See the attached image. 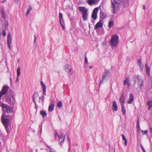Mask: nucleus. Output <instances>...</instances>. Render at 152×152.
Returning a JSON list of instances; mask_svg holds the SVG:
<instances>
[{
    "label": "nucleus",
    "instance_id": "41",
    "mask_svg": "<svg viewBox=\"0 0 152 152\" xmlns=\"http://www.w3.org/2000/svg\"><path fill=\"white\" fill-rule=\"evenodd\" d=\"M84 60L85 61V64H87L88 63V61L87 57L86 56H85Z\"/></svg>",
    "mask_w": 152,
    "mask_h": 152
},
{
    "label": "nucleus",
    "instance_id": "17",
    "mask_svg": "<svg viewBox=\"0 0 152 152\" xmlns=\"http://www.w3.org/2000/svg\"><path fill=\"white\" fill-rule=\"evenodd\" d=\"M120 102L121 103V105H124V104L125 102V101L124 96L123 94H122L120 97Z\"/></svg>",
    "mask_w": 152,
    "mask_h": 152
},
{
    "label": "nucleus",
    "instance_id": "27",
    "mask_svg": "<svg viewBox=\"0 0 152 152\" xmlns=\"http://www.w3.org/2000/svg\"><path fill=\"white\" fill-rule=\"evenodd\" d=\"M38 94V92L37 91H35L34 94H33V97H32V98H33V101L35 105H37V104H36V102L35 101V98H36V96H35V95H37Z\"/></svg>",
    "mask_w": 152,
    "mask_h": 152
},
{
    "label": "nucleus",
    "instance_id": "48",
    "mask_svg": "<svg viewBox=\"0 0 152 152\" xmlns=\"http://www.w3.org/2000/svg\"><path fill=\"white\" fill-rule=\"evenodd\" d=\"M127 140H124V145L125 146H126L127 145Z\"/></svg>",
    "mask_w": 152,
    "mask_h": 152
},
{
    "label": "nucleus",
    "instance_id": "24",
    "mask_svg": "<svg viewBox=\"0 0 152 152\" xmlns=\"http://www.w3.org/2000/svg\"><path fill=\"white\" fill-rule=\"evenodd\" d=\"M121 111L124 115L126 114V110L124 106V105H121Z\"/></svg>",
    "mask_w": 152,
    "mask_h": 152
},
{
    "label": "nucleus",
    "instance_id": "36",
    "mask_svg": "<svg viewBox=\"0 0 152 152\" xmlns=\"http://www.w3.org/2000/svg\"><path fill=\"white\" fill-rule=\"evenodd\" d=\"M141 132H142V134L143 135L146 134L148 133V131L147 130H145L144 131L143 130H141Z\"/></svg>",
    "mask_w": 152,
    "mask_h": 152
},
{
    "label": "nucleus",
    "instance_id": "10",
    "mask_svg": "<svg viewBox=\"0 0 152 152\" xmlns=\"http://www.w3.org/2000/svg\"><path fill=\"white\" fill-rule=\"evenodd\" d=\"M98 10L99 9L98 7H96L93 10L91 15V18L94 20H96L97 18V13Z\"/></svg>",
    "mask_w": 152,
    "mask_h": 152
},
{
    "label": "nucleus",
    "instance_id": "56",
    "mask_svg": "<svg viewBox=\"0 0 152 152\" xmlns=\"http://www.w3.org/2000/svg\"><path fill=\"white\" fill-rule=\"evenodd\" d=\"M143 8L144 9H145V5H144L143 6Z\"/></svg>",
    "mask_w": 152,
    "mask_h": 152
},
{
    "label": "nucleus",
    "instance_id": "50",
    "mask_svg": "<svg viewBox=\"0 0 152 152\" xmlns=\"http://www.w3.org/2000/svg\"><path fill=\"white\" fill-rule=\"evenodd\" d=\"M127 86L128 87H129L130 86V82L128 83L127 84Z\"/></svg>",
    "mask_w": 152,
    "mask_h": 152
},
{
    "label": "nucleus",
    "instance_id": "12",
    "mask_svg": "<svg viewBox=\"0 0 152 152\" xmlns=\"http://www.w3.org/2000/svg\"><path fill=\"white\" fill-rule=\"evenodd\" d=\"M100 0H87V2L90 5L96 4L98 3Z\"/></svg>",
    "mask_w": 152,
    "mask_h": 152
},
{
    "label": "nucleus",
    "instance_id": "34",
    "mask_svg": "<svg viewBox=\"0 0 152 152\" xmlns=\"http://www.w3.org/2000/svg\"><path fill=\"white\" fill-rule=\"evenodd\" d=\"M59 17L60 19V21L63 20H64L63 18L62 14L61 12H60L59 14Z\"/></svg>",
    "mask_w": 152,
    "mask_h": 152
},
{
    "label": "nucleus",
    "instance_id": "38",
    "mask_svg": "<svg viewBox=\"0 0 152 152\" xmlns=\"http://www.w3.org/2000/svg\"><path fill=\"white\" fill-rule=\"evenodd\" d=\"M2 35L4 37L6 35L5 30L4 29H3Z\"/></svg>",
    "mask_w": 152,
    "mask_h": 152
},
{
    "label": "nucleus",
    "instance_id": "14",
    "mask_svg": "<svg viewBox=\"0 0 152 152\" xmlns=\"http://www.w3.org/2000/svg\"><path fill=\"white\" fill-rule=\"evenodd\" d=\"M121 1V4L124 7H126L129 6V0H122V1Z\"/></svg>",
    "mask_w": 152,
    "mask_h": 152
},
{
    "label": "nucleus",
    "instance_id": "22",
    "mask_svg": "<svg viewBox=\"0 0 152 152\" xmlns=\"http://www.w3.org/2000/svg\"><path fill=\"white\" fill-rule=\"evenodd\" d=\"M54 104H52L49 105L48 107V111L51 112L54 109Z\"/></svg>",
    "mask_w": 152,
    "mask_h": 152
},
{
    "label": "nucleus",
    "instance_id": "37",
    "mask_svg": "<svg viewBox=\"0 0 152 152\" xmlns=\"http://www.w3.org/2000/svg\"><path fill=\"white\" fill-rule=\"evenodd\" d=\"M72 68L70 69H69V70L67 71V72L68 73H70L71 75H72L73 74V72L72 71Z\"/></svg>",
    "mask_w": 152,
    "mask_h": 152
},
{
    "label": "nucleus",
    "instance_id": "55",
    "mask_svg": "<svg viewBox=\"0 0 152 152\" xmlns=\"http://www.w3.org/2000/svg\"><path fill=\"white\" fill-rule=\"evenodd\" d=\"M93 68V66H89V68L90 69H92V68Z\"/></svg>",
    "mask_w": 152,
    "mask_h": 152
},
{
    "label": "nucleus",
    "instance_id": "7",
    "mask_svg": "<svg viewBox=\"0 0 152 152\" xmlns=\"http://www.w3.org/2000/svg\"><path fill=\"white\" fill-rule=\"evenodd\" d=\"M8 117V115L4 116V114H3L1 117V121L6 130L8 128V125L10 124V120L9 119L5 118V117Z\"/></svg>",
    "mask_w": 152,
    "mask_h": 152
},
{
    "label": "nucleus",
    "instance_id": "16",
    "mask_svg": "<svg viewBox=\"0 0 152 152\" xmlns=\"http://www.w3.org/2000/svg\"><path fill=\"white\" fill-rule=\"evenodd\" d=\"M136 128L137 129V134H139L140 133V128L139 125V121L138 118L137 119V121Z\"/></svg>",
    "mask_w": 152,
    "mask_h": 152
},
{
    "label": "nucleus",
    "instance_id": "26",
    "mask_svg": "<svg viewBox=\"0 0 152 152\" xmlns=\"http://www.w3.org/2000/svg\"><path fill=\"white\" fill-rule=\"evenodd\" d=\"M71 68L70 66L68 64H66L64 66V69L66 71H68L69 69Z\"/></svg>",
    "mask_w": 152,
    "mask_h": 152
},
{
    "label": "nucleus",
    "instance_id": "53",
    "mask_svg": "<svg viewBox=\"0 0 152 152\" xmlns=\"http://www.w3.org/2000/svg\"><path fill=\"white\" fill-rule=\"evenodd\" d=\"M28 9L29 10H32V8H31V6H30V7H29V8Z\"/></svg>",
    "mask_w": 152,
    "mask_h": 152
},
{
    "label": "nucleus",
    "instance_id": "57",
    "mask_svg": "<svg viewBox=\"0 0 152 152\" xmlns=\"http://www.w3.org/2000/svg\"><path fill=\"white\" fill-rule=\"evenodd\" d=\"M36 39V37H34V42H35Z\"/></svg>",
    "mask_w": 152,
    "mask_h": 152
},
{
    "label": "nucleus",
    "instance_id": "39",
    "mask_svg": "<svg viewBox=\"0 0 152 152\" xmlns=\"http://www.w3.org/2000/svg\"><path fill=\"white\" fill-rule=\"evenodd\" d=\"M1 13L2 14H5L3 8H1L0 10Z\"/></svg>",
    "mask_w": 152,
    "mask_h": 152
},
{
    "label": "nucleus",
    "instance_id": "62",
    "mask_svg": "<svg viewBox=\"0 0 152 152\" xmlns=\"http://www.w3.org/2000/svg\"><path fill=\"white\" fill-rule=\"evenodd\" d=\"M10 80L11 82H12V80L11 78H10Z\"/></svg>",
    "mask_w": 152,
    "mask_h": 152
},
{
    "label": "nucleus",
    "instance_id": "18",
    "mask_svg": "<svg viewBox=\"0 0 152 152\" xmlns=\"http://www.w3.org/2000/svg\"><path fill=\"white\" fill-rule=\"evenodd\" d=\"M102 26L103 24L102 23L101 21H99L98 22L96 25L94 27V29H98L101 27H102Z\"/></svg>",
    "mask_w": 152,
    "mask_h": 152
},
{
    "label": "nucleus",
    "instance_id": "47",
    "mask_svg": "<svg viewBox=\"0 0 152 152\" xmlns=\"http://www.w3.org/2000/svg\"><path fill=\"white\" fill-rule=\"evenodd\" d=\"M41 97H42V104H43V102L44 101V98H45V96H44V95H43L42 96H41Z\"/></svg>",
    "mask_w": 152,
    "mask_h": 152
},
{
    "label": "nucleus",
    "instance_id": "1",
    "mask_svg": "<svg viewBox=\"0 0 152 152\" xmlns=\"http://www.w3.org/2000/svg\"><path fill=\"white\" fill-rule=\"evenodd\" d=\"M133 80L134 82V88L137 89L136 85L137 84V88L140 91L144 86L143 80L138 75H134Z\"/></svg>",
    "mask_w": 152,
    "mask_h": 152
},
{
    "label": "nucleus",
    "instance_id": "35",
    "mask_svg": "<svg viewBox=\"0 0 152 152\" xmlns=\"http://www.w3.org/2000/svg\"><path fill=\"white\" fill-rule=\"evenodd\" d=\"M129 99H132V100H134V96L132 94H129Z\"/></svg>",
    "mask_w": 152,
    "mask_h": 152
},
{
    "label": "nucleus",
    "instance_id": "19",
    "mask_svg": "<svg viewBox=\"0 0 152 152\" xmlns=\"http://www.w3.org/2000/svg\"><path fill=\"white\" fill-rule=\"evenodd\" d=\"M145 67L146 69V73L147 75L150 76V69L147 64H145Z\"/></svg>",
    "mask_w": 152,
    "mask_h": 152
},
{
    "label": "nucleus",
    "instance_id": "51",
    "mask_svg": "<svg viewBox=\"0 0 152 152\" xmlns=\"http://www.w3.org/2000/svg\"><path fill=\"white\" fill-rule=\"evenodd\" d=\"M19 76H17V78L16 80V81H17V82H18V81H19Z\"/></svg>",
    "mask_w": 152,
    "mask_h": 152
},
{
    "label": "nucleus",
    "instance_id": "45",
    "mask_svg": "<svg viewBox=\"0 0 152 152\" xmlns=\"http://www.w3.org/2000/svg\"><path fill=\"white\" fill-rule=\"evenodd\" d=\"M121 136H122V139L123 140H127L125 137V135H124L122 134Z\"/></svg>",
    "mask_w": 152,
    "mask_h": 152
},
{
    "label": "nucleus",
    "instance_id": "61",
    "mask_svg": "<svg viewBox=\"0 0 152 152\" xmlns=\"http://www.w3.org/2000/svg\"><path fill=\"white\" fill-rule=\"evenodd\" d=\"M142 151L143 152H146L145 149L144 150H143Z\"/></svg>",
    "mask_w": 152,
    "mask_h": 152
},
{
    "label": "nucleus",
    "instance_id": "11",
    "mask_svg": "<svg viewBox=\"0 0 152 152\" xmlns=\"http://www.w3.org/2000/svg\"><path fill=\"white\" fill-rule=\"evenodd\" d=\"M110 75V74L109 71L106 70L103 73L102 78L105 80L108 79L109 78Z\"/></svg>",
    "mask_w": 152,
    "mask_h": 152
},
{
    "label": "nucleus",
    "instance_id": "6",
    "mask_svg": "<svg viewBox=\"0 0 152 152\" xmlns=\"http://www.w3.org/2000/svg\"><path fill=\"white\" fill-rule=\"evenodd\" d=\"M1 106L3 108V111L4 113L3 114H4V116L5 115L6 113L9 114L12 113L13 112V109L12 107H10L7 104H5L3 103L2 104Z\"/></svg>",
    "mask_w": 152,
    "mask_h": 152
},
{
    "label": "nucleus",
    "instance_id": "30",
    "mask_svg": "<svg viewBox=\"0 0 152 152\" xmlns=\"http://www.w3.org/2000/svg\"><path fill=\"white\" fill-rule=\"evenodd\" d=\"M40 114L43 117H45L47 115L46 113L43 110H41L40 111Z\"/></svg>",
    "mask_w": 152,
    "mask_h": 152
},
{
    "label": "nucleus",
    "instance_id": "54",
    "mask_svg": "<svg viewBox=\"0 0 152 152\" xmlns=\"http://www.w3.org/2000/svg\"><path fill=\"white\" fill-rule=\"evenodd\" d=\"M8 26V23H7V24H6V25H5V27H6V28H7Z\"/></svg>",
    "mask_w": 152,
    "mask_h": 152
},
{
    "label": "nucleus",
    "instance_id": "9",
    "mask_svg": "<svg viewBox=\"0 0 152 152\" xmlns=\"http://www.w3.org/2000/svg\"><path fill=\"white\" fill-rule=\"evenodd\" d=\"M7 44L8 48L10 49L11 48V44L12 43V39L11 35L10 33H8L7 36Z\"/></svg>",
    "mask_w": 152,
    "mask_h": 152
},
{
    "label": "nucleus",
    "instance_id": "25",
    "mask_svg": "<svg viewBox=\"0 0 152 152\" xmlns=\"http://www.w3.org/2000/svg\"><path fill=\"white\" fill-rule=\"evenodd\" d=\"M137 64L139 66L142 70L143 68V65L141 64V59H139L137 60Z\"/></svg>",
    "mask_w": 152,
    "mask_h": 152
},
{
    "label": "nucleus",
    "instance_id": "46",
    "mask_svg": "<svg viewBox=\"0 0 152 152\" xmlns=\"http://www.w3.org/2000/svg\"><path fill=\"white\" fill-rule=\"evenodd\" d=\"M104 80V79H102V80H100L99 84V87H100L101 84L103 83V81Z\"/></svg>",
    "mask_w": 152,
    "mask_h": 152
},
{
    "label": "nucleus",
    "instance_id": "58",
    "mask_svg": "<svg viewBox=\"0 0 152 152\" xmlns=\"http://www.w3.org/2000/svg\"><path fill=\"white\" fill-rule=\"evenodd\" d=\"M152 130V128H150V132H151Z\"/></svg>",
    "mask_w": 152,
    "mask_h": 152
},
{
    "label": "nucleus",
    "instance_id": "42",
    "mask_svg": "<svg viewBox=\"0 0 152 152\" xmlns=\"http://www.w3.org/2000/svg\"><path fill=\"white\" fill-rule=\"evenodd\" d=\"M133 100L132 99H129L127 101V103L129 104H131Z\"/></svg>",
    "mask_w": 152,
    "mask_h": 152
},
{
    "label": "nucleus",
    "instance_id": "29",
    "mask_svg": "<svg viewBox=\"0 0 152 152\" xmlns=\"http://www.w3.org/2000/svg\"><path fill=\"white\" fill-rule=\"evenodd\" d=\"M114 22L113 21H109L108 23V27L110 28L114 26Z\"/></svg>",
    "mask_w": 152,
    "mask_h": 152
},
{
    "label": "nucleus",
    "instance_id": "13",
    "mask_svg": "<svg viewBox=\"0 0 152 152\" xmlns=\"http://www.w3.org/2000/svg\"><path fill=\"white\" fill-rule=\"evenodd\" d=\"M112 110L114 111H116L118 110V107L117 105V103L115 101H113L112 106Z\"/></svg>",
    "mask_w": 152,
    "mask_h": 152
},
{
    "label": "nucleus",
    "instance_id": "40",
    "mask_svg": "<svg viewBox=\"0 0 152 152\" xmlns=\"http://www.w3.org/2000/svg\"><path fill=\"white\" fill-rule=\"evenodd\" d=\"M1 13L2 14H5L3 8H1L0 10Z\"/></svg>",
    "mask_w": 152,
    "mask_h": 152
},
{
    "label": "nucleus",
    "instance_id": "23",
    "mask_svg": "<svg viewBox=\"0 0 152 152\" xmlns=\"http://www.w3.org/2000/svg\"><path fill=\"white\" fill-rule=\"evenodd\" d=\"M46 146L49 148V149L47 150V151L48 152H56L50 146L47 145H46Z\"/></svg>",
    "mask_w": 152,
    "mask_h": 152
},
{
    "label": "nucleus",
    "instance_id": "33",
    "mask_svg": "<svg viewBox=\"0 0 152 152\" xmlns=\"http://www.w3.org/2000/svg\"><path fill=\"white\" fill-rule=\"evenodd\" d=\"M17 75L18 76H19L20 75V67H19L17 69Z\"/></svg>",
    "mask_w": 152,
    "mask_h": 152
},
{
    "label": "nucleus",
    "instance_id": "8",
    "mask_svg": "<svg viewBox=\"0 0 152 152\" xmlns=\"http://www.w3.org/2000/svg\"><path fill=\"white\" fill-rule=\"evenodd\" d=\"M55 137L56 138L57 137H58V140L60 145H61L64 143L65 137L64 133H61L60 135H59L58 133H56L55 134Z\"/></svg>",
    "mask_w": 152,
    "mask_h": 152
},
{
    "label": "nucleus",
    "instance_id": "15",
    "mask_svg": "<svg viewBox=\"0 0 152 152\" xmlns=\"http://www.w3.org/2000/svg\"><path fill=\"white\" fill-rule=\"evenodd\" d=\"M41 87L42 88V91H43V94L44 95H46V88L45 85L44 83L42 81L41 82Z\"/></svg>",
    "mask_w": 152,
    "mask_h": 152
},
{
    "label": "nucleus",
    "instance_id": "32",
    "mask_svg": "<svg viewBox=\"0 0 152 152\" xmlns=\"http://www.w3.org/2000/svg\"><path fill=\"white\" fill-rule=\"evenodd\" d=\"M62 104V102L61 101H59L57 103V107L60 108L61 107Z\"/></svg>",
    "mask_w": 152,
    "mask_h": 152
},
{
    "label": "nucleus",
    "instance_id": "28",
    "mask_svg": "<svg viewBox=\"0 0 152 152\" xmlns=\"http://www.w3.org/2000/svg\"><path fill=\"white\" fill-rule=\"evenodd\" d=\"M129 82V78H126V79L124 80L123 82V85L125 86Z\"/></svg>",
    "mask_w": 152,
    "mask_h": 152
},
{
    "label": "nucleus",
    "instance_id": "43",
    "mask_svg": "<svg viewBox=\"0 0 152 152\" xmlns=\"http://www.w3.org/2000/svg\"><path fill=\"white\" fill-rule=\"evenodd\" d=\"M2 17L4 19H6V15L5 14H3L1 15Z\"/></svg>",
    "mask_w": 152,
    "mask_h": 152
},
{
    "label": "nucleus",
    "instance_id": "21",
    "mask_svg": "<svg viewBox=\"0 0 152 152\" xmlns=\"http://www.w3.org/2000/svg\"><path fill=\"white\" fill-rule=\"evenodd\" d=\"M106 18L104 13L101 11L100 12V19L103 20Z\"/></svg>",
    "mask_w": 152,
    "mask_h": 152
},
{
    "label": "nucleus",
    "instance_id": "63",
    "mask_svg": "<svg viewBox=\"0 0 152 152\" xmlns=\"http://www.w3.org/2000/svg\"><path fill=\"white\" fill-rule=\"evenodd\" d=\"M41 98H42L41 96V97H39V99H41Z\"/></svg>",
    "mask_w": 152,
    "mask_h": 152
},
{
    "label": "nucleus",
    "instance_id": "3",
    "mask_svg": "<svg viewBox=\"0 0 152 152\" xmlns=\"http://www.w3.org/2000/svg\"><path fill=\"white\" fill-rule=\"evenodd\" d=\"M119 42L118 36L117 34H114L112 37L109 43L111 47H116Z\"/></svg>",
    "mask_w": 152,
    "mask_h": 152
},
{
    "label": "nucleus",
    "instance_id": "60",
    "mask_svg": "<svg viewBox=\"0 0 152 152\" xmlns=\"http://www.w3.org/2000/svg\"><path fill=\"white\" fill-rule=\"evenodd\" d=\"M142 151L143 152H146L145 149L144 150H143Z\"/></svg>",
    "mask_w": 152,
    "mask_h": 152
},
{
    "label": "nucleus",
    "instance_id": "49",
    "mask_svg": "<svg viewBox=\"0 0 152 152\" xmlns=\"http://www.w3.org/2000/svg\"><path fill=\"white\" fill-rule=\"evenodd\" d=\"M140 147L142 148V151H143V150H145L143 146H142V145H141V144H140Z\"/></svg>",
    "mask_w": 152,
    "mask_h": 152
},
{
    "label": "nucleus",
    "instance_id": "64",
    "mask_svg": "<svg viewBox=\"0 0 152 152\" xmlns=\"http://www.w3.org/2000/svg\"><path fill=\"white\" fill-rule=\"evenodd\" d=\"M39 102H40V100H39Z\"/></svg>",
    "mask_w": 152,
    "mask_h": 152
},
{
    "label": "nucleus",
    "instance_id": "31",
    "mask_svg": "<svg viewBox=\"0 0 152 152\" xmlns=\"http://www.w3.org/2000/svg\"><path fill=\"white\" fill-rule=\"evenodd\" d=\"M60 24L61 25V26L62 28L63 29H65V25H64V20H61V21H60Z\"/></svg>",
    "mask_w": 152,
    "mask_h": 152
},
{
    "label": "nucleus",
    "instance_id": "2",
    "mask_svg": "<svg viewBox=\"0 0 152 152\" xmlns=\"http://www.w3.org/2000/svg\"><path fill=\"white\" fill-rule=\"evenodd\" d=\"M121 3L120 0H111V7L113 9L112 12L113 14H116Z\"/></svg>",
    "mask_w": 152,
    "mask_h": 152
},
{
    "label": "nucleus",
    "instance_id": "52",
    "mask_svg": "<svg viewBox=\"0 0 152 152\" xmlns=\"http://www.w3.org/2000/svg\"><path fill=\"white\" fill-rule=\"evenodd\" d=\"M67 138H68V139L69 142L70 143V139H69V137L68 136L67 137Z\"/></svg>",
    "mask_w": 152,
    "mask_h": 152
},
{
    "label": "nucleus",
    "instance_id": "20",
    "mask_svg": "<svg viewBox=\"0 0 152 152\" xmlns=\"http://www.w3.org/2000/svg\"><path fill=\"white\" fill-rule=\"evenodd\" d=\"M147 105L148 107V110H149L152 107V99L147 102Z\"/></svg>",
    "mask_w": 152,
    "mask_h": 152
},
{
    "label": "nucleus",
    "instance_id": "44",
    "mask_svg": "<svg viewBox=\"0 0 152 152\" xmlns=\"http://www.w3.org/2000/svg\"><path fill=\"white\" fill-rule=\"evenodd\" d=\"M30 12V10H28V9L27 10L26 14V16H27L29 14Z\"/></svg>",
    "mask_w": 152,
    "mask_h": 152
},
{
    "label": "nucleus",
    "instance_id": "59",
    "mask_svg": "<svg viewBox=\"0 0 152 152\" xmlns=\"http://www.w3.org/2000/svg\"><path fill=\"white\" fill-rule=\"evenodd\" d=\"M19 0H15V1L16 2H17Z\"/></svg>",
    "mask_w": 152,
    "mask_h": 152
},
{
    "label": "nucleus",
    "instance_id": "4",
    "mask_svg": "<svg viewBox=\"0 0 152 152\" xmlns=\"http://www.w3.org/2000/svg\"><path fill=\"white\" fill-rule=\"evenodd\" d=\"M10 96L6 95V101L9 104L13 107L15 103V100L14 98V94L12 90H10L9 92Z\"/></svg>",
    "mask_w": 152,
    "mask_h": 152
},
{
    "label": "nucleus",
    "instance_id": "5",
    "mask_svg": "<svg viewBox=\"0 0 152 152\" xmlns=\"http://www.w3.org/2000/svg\"><path fill=\"white\" fill-rule=\"evenodd\" d=\"M79 9L83 15V20L85 21L88 18V13L87 9L84 7L79 6L78 7Z\"/></svg>",
    "mask_w": 152,
    "mask_h": 152
}]
</instances>
